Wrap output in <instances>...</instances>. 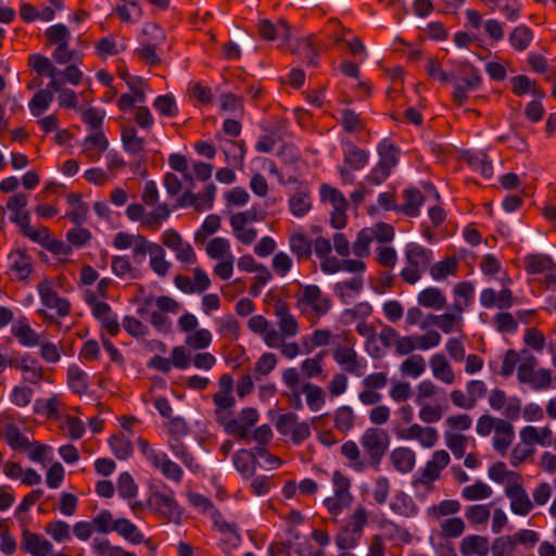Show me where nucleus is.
Returning <instances> with one entry per match:
<instances>
[{"mask_svg":"<svg viewBox=\"0 0 556 556\" xmlns=\"http://www.w3.org/2000/svg\"><path fill=\"white\" fill-rule=\"evenodd\" d=\"M458 72L465 74V76L459 78L457 74L454 73V79H451L450 83H452L454 87L452 94L454 103L463 105L468 98L467 92L476 90L481 86L482 77L479 71L467 61L459 64Z\"/></svg>","mask_w":556,"mask_h":556,"instance_id":"f257e3e1","label":"nucleus"},{"mask_svg":"<svg viewBox=\"0 0 556 556\" xmlns=\"http://www.w3.org/2000/svg\"><path fill=\"white\" fill-rule=\"evenodd\" d=\"M389 435L383 429L368 428L364 432L361 443L370 457L371 466L378 467L389 447Z\"/></svg>","mask_w":556,"mask_h":556,"instance_id":"f03ea898","label":"nucleus"},{"mask_svg":"<svg viewBox=\"0 0 556 556\" xmlns=\"http://www.w3.org/2000/svg\"><path fill=\"white\" fill-rule=\"evenodd\" d=\"M513 482L505 488V494L510 500V509L514 514L526 516L532 508L533 504L521 486L522 477L518 472H510Z\"/></svg>","mask_w":556,"mask_h":556,"instance_id":"7ed1b4c3","label":"nucleus"},{"mask_svg":"<svg viewBox=\"0 0 556 556\" xmlns=\"http://www.w3.org/2000/svg\"><path fill=\"white\" fill-rule=\"evenodd\" d=\"M258 420V413L253 407L243 408L239 419H230L224 424V430L239 440L248 439V428L254 426Z\"/></svg>","mask_w":556,"mask_h":556,"instance_id":"20e7f679","label":"nucleus"},{"mask_svg":"<svg viewBox=\"0 0 556 556\" xmlns=\"http://www.w3.org/2000/svg\"><path fill=\"white\" fill-rule=\"evenodd\" d=\"M21 548L33 556H50L53 553L51 542L27 529L22 533Z\"/></svg>","mask_w":556,"mask_h":556,"instance_id":"39448f33","label":"nucleus"},{"mask_svg":"<svg viewBox=\"0 0 556 556\" xmlns=\"http://www.w3.org/2000/svg\"><path fill=\"white\" fill-rule=\"evenodd\" d=\"M275 315L278 318V326L283 337H294L299 332V325L290 313L287 303L278 301L275 306Z\"/></svg>","mask_w":556,"mask_h":556,"instance_id":"423d86ee","label":"nucleus"},{"mask_svg":"<svg viewBox=\"0 0 556 556\" xmlns=\"http://www.w3.org/2000/svg\"><path fill=\"white\" fill-rule=\"evenodd\" d=\"M38 289L45 306L48 308H55L60 316H66L70 313V302L64 298H60L49 285L40 283Z\"/></svg>","mask_w":556,"mask_h":556,"instance_id":"0eeeda50","label":"nucleus"},{"mask_svg":"<svg viewBox=\"0 0 556 556\" xmlns=\"http://www.w3.org/2000/svg\"><path fill=\"white\" fill-rule=\"evenodd\" d=\"M333 359L343 367L345 371L358 375L361 363L352 346L338 344L333 351Z\"/></svg>","mask_w":556,"mask_h":556,"instance_id":"6e6552de","label":"nucleus"},{"mask_svg":"<svg viewBox=\"0 0 556 556\" xmlns=\"http://www.w3.org/2000/svg\"><path fill=\"white\" fill-rule=\"evenodd\" d=\"M149 504L166 518H172L173 516L180 514L179 506L170 494H165L159 491L152 492L149 498Z\"/></svg>","mask_w":556,"mask_h":556,"instance_id":"1a4fd4ad","label":"nucleus"},{"mask_svg":"<svg viewBox=\"0 0 556 556\" xmlns=\"http://www.w3.org/2000/svg\"><path fill=\"white\" fill-rule=\"evenodd\" d=\"M459 549L463 556H488L489 540L486 536L467 535L462 540Z\"/></svg>","mask_w":556,"mask_h":556,"instance_id":"9d476101","label":"nucleus"},{"mask_svg":"<svg viewBox=\"0 0 556 556\" xmlns=\"http://www.w3.org/2000/svg\"><path fill=\"white\" fill-rule=\"evenodd\" d=\"M406 258L412 267L425 271L431 264L432 251L413 243L406 249Z\"/></svg>","mask_w":556,"mask_h":556,"instance_id":"9b49d317","label":"nucleus"},{"mask_svg":"<svg viewBox=\"0 0 556 556\" xmlns=\"http://www.w3.org/2000/svg\"><path fill=\"white\" fill-rule=\"evenodd\" d=\"M515 432L511 424L504 419H497V427L495 428V437L493 438L494 448L505 454L507 448L513 442Z\"/></svg>","mask_w":556,"mask_h":556,"instance_id":"f8f14e48","label":"nucleus"},{"mask_svg":"<svg viewBox=\"0 0 556 556\" xmlns=\"http://www.w3.org/2000/svg\"><path fill=\"white\" fill-rule=\"evenodd\" d=\"M405 204L395 207L396 212H401L409 217L419 215V206L424 203L425 197L416 188L404 190Z\"/></svg>","mask_w":556,"mask_h":556,"instance_id":"ddd939ff","label":"nucleus"},{"mask_svg":"<svg viewBox=\"0 0 556 556\" xmlns=\"http://www.w3.org/2000/svg\"><path fill=\"white\" fill-rule=\"evenodd\" d=\"M343 154L344 163L354 170L362 169L368 162V153L351 141L345 142Z\"/></svg>","mask_w":556,"mask_h":556,"instance_id":"4468645a","label":"nucleus"},{"mask_svg":"<svg viewBox=\"0 0 556 556\" xmlns=\"http://www.w3.org/2000/svg\"><path fill=\"white\" fill-rule=\"evenodd\" d=\"M3 438L8 445L14 451L26 452L31 445L29 439L13 424H8L5 426Z\"/></svg>","mask_w":556,"mask_h":556,"instance_id":"2eb2a0df","label":"nucleus"},{"mask_svg":"<svg viewBox=\"0 0 556 556\" xmlns=\"http://www.w3.org/2000/svg\"><path fill=\"white\" fill-rule=\"evenodd\" d=\"M430 366L432 369L433 376L447 383L451 384L455 380V375L453 372V369L446 358L441 354H435L430 359Z\"/></svg>","mask_w":556,"mask_h":556,"instance_id":"dca6fc26","label":"nucleus"},{"mask_svg":"<svg viewBox=\"0 0 556 556\" xmlns=\"http://www.w3.org/2000/svg\"><path fill=\"white\" fill-rule=\"evenodd\" d=\"M391 460L396 470L406 473L415 466V453L408 447H397L391 453Z\"/></svg>","mask_w":556,"mask_h":556,"instance_id":"f3484780","label":"nucleus"},{"mask_svg":"<svg viewBox=\"0 0 556 556\" xmlns=\"http://www.w3.org/2000/svg\"><path fill=\"white\" fill-rule=\"evenodd\" d=\"M418 303L419 305L427 307V308H433V309H441L446 304V298L441 292L440 289L434 287H429L425 290H422L418 294Z\"/></svg>","mask_w":556,"mask_h":556,"instance_id":"a211bd4d","label":"nucleus"},{"mask_svg":"<svg viewBox=\"0 0 556 556\" xmlns=\"http://www.w3.org/2000/svg\"><path fill=\"white\" fill-rule=\"evenodd\" d=\"M112 530L116 531L124 539L134 544H139L143 541L142 533L138 530L136 525L128 519L119 518L112 523Z\"/></svg>","mask_w":556,"mask_h":556,"instance_id":"6ab92c4d","label":"nucleus"},{"mask_svg":"<svg viewBox=\"0 0 556 556\" xmlns=\"http://www.w3.org/2000/svg\"><path fill=\"white\" fill-rule=\"evenodd\" d=\"M12 333L22 345L35 346L39 344V336L30 328L25 317L21 318L17 326L12 328Z\"/></svg>","mask_w":556,"mask_h":556,"instance_id":"aec40b11","label":"nucleus"},{"mask_svg":"<svg viewBox=\"0 0 556 556\" xmlns=\"http://www.w3.org/2000/svg\"><path fill=\"white\" fill-rule=\"evenodd\" d=\"M260 35L266 40H274L276 35L282 36L285 39L290 38V27L286 21H279L278 25L275 26L268 20H262L258 25Z\"/></svg>","mask_w":556,"mask_h":556,"instance_id":"412c9836","label":"nucleus"},{"mask_svg":"<svg viewBox=\"0 0 556 556\" xmlns=\"http://www.w3.org/2000/svg\"><path fill=\"white\" fill-rule=\"evenodd\" d=\"M525 264L529 274H540L555 267L551 256L544 254H530L525 257Z\"/></svg>","mask_w":556,"mask_h":556,"instance_id":"4be33fe9","label":"nucleus"},{"mask_svg":"<svg viewBox=\"0 0 556 556\" xmlns=\"http://www.w3.org/2000/svg\"><path fill=\"white\" fill-rule=\"evenodd\" d=\"M302 392L306 395V403L311 410L317 412L326 402L323 389L316 384L306 382L302 386Z\"/></svg>","mask_w":556,"mask_h":556,"instance_id":"5701e85b","label":"nucleus"},{"mask_svg":"<svg viewBox=\"0 0 556 556\" xmlns=\"http://www.w3.org/2000/svg\"><path fill=\"white\" fill-rule=\"evenodd\" d=\"M9 257L12 260L11 270L16 273L18 279H26L31 271L29 257L22 251L12 252Z\"/></svg>","mask_w":556,"mask_h":556,"instance_id":"b1692460","label":"nucleus"},{"mask_svg":"<svg viewBox=\"0 0 556 556\" xmlns=\"http://www.w3.org/2000/svg\"><path fill=\"white\" fill-rule=\"evenodd\" d=\"M122 141L127 152L137 154L144 149V139L138 137L134 127H126L122 130Z\"/></svg>","mask_w":556,"mask_h":556,"instance_id":"393cba45","label":"nucleus"},{"mask_svg":"<svg viewBox=\"0 0 556 556\" xmlns=\"http://www.w3.org/2000/svg\"><path fill=\"white\" fill-rule=\"evenodd\" d=\"M400 370L404 376L417 378L426 370L425 358L414 354L401 364Z\"/></svg>","mask_w":556,"mask_h":556,"instance_id":"a878e982","label":"nucleus"},{"mask_svg":"<svg viewBox=\"0 0 556 556\" xmlns=\"http://www.w3.org/2000/svg\"><path fill=\"white\" fill-rule=\"evenodd\" d=\"M67 379L70 388L76 393H85L87 391V375L78 366L72 365L67 369Z\"/></svg>","mask_w":556,"mask_h":556,"instance_id":"bb28decb","label":"nucleus"},{"mask_svg":"<svg viewBox=\"0 0 556 556\" xmlns=\"http://www.w3.org/2000/svg\"><path fill=\"white\" fill-rule=\"evenodd\" d=\"M29 66L39 75L53 76L55 73H61V70L55 67L49 58L41 54H31Z\"/></svg>","mask_w":556,"mask_h":556,"instance_id":"cd10ccee","label":"nucleus"},{"mask_svg":"<svg viewBox=\"0 0 556 556\" xmlns=\"http://www.w3.org/2000/svg\"><path fill=\"white\" fill-rule=\"evenodd\" d=\"M53 101V93L49 89H40L37 91L29 102V109L35 116L41 115L50 103Z\"/></svg>","mask_w":556,"mask_h":556,"instance_id":"c85d7f7f","label":"nucleus"},{"mask_svg":"<svg viewBox=\"0 0 556 556\" xmlns=\"http://www.w3.org/2000/svg\"><path fill=\"white\" fill-rule=\"evenodd\" d=\"M532 37L531 29L521 25L516 27L509 35V42L515 49L523 51L530 46Z\"/></svg>","mask_w":556,"mask_h":556,"instance_id":"c756f323","label":"nucleus"},{"mask_svg":"<svg viewBox=\"0 0 556 556\" xmlns=\"http://www.w3.org/2000/svg\"><path fill=\"white\" fill-rule=\"evenodd\" d=\"M213 402L216 406L215 414L217 421L225 424L226 410L230 409L235 405V397L231 393L217 392L213 395Z\"/></svg>","mask_w":556,"mask_h":556,"instance_id":"7c9ffc66","label":"nucleus"},{"mask_svg":"<svg viewBox=\"0 0 556 556\" xmlns=\"http://www.w3.org/2000/svg\"><path fill=\"white\" fill-rule=\"evenodd\" d=\"M290 249L299 258H309L312 255V241L303 233L290 238Z\"/></svg>","mask_w":556,"mask_h":556,"instance_id":"2f4dec72","label":"nucleus"},{"mask_svg":"<svg viewBox=\"0 0 556 556\" xmlns=\"http://www.w3.org/2000/svg\"><path fill=\"white\" fill-rule=\"evenodd\" d=\"M469 439L460 433L445 432L446 446L452 451L456 458H462L465 455L466 447Z\"/></svg>","mask_w":556,"mask_h":556,"instance_id":"473e14b6","label":"nucleus"},{"mask_svg":"<svg viewBox=\"0 0 556 556\" xmlns=\"http://www.w3.org/2000/svg\"><path fill=\"white\" fill-rule=\"evenodd\" d=\"M109 444L118 459H126L132 452V445L123 434H114L110 438Z\"/></svg>","mask_w":556,"mask_h":556,"instance_id":"72a5a7b5","label":"nucleus"},{"mask_svg":"<svg viewBox=\"0 0 556 556\" xmlns=\"http://www.w3.org/2000/svg\"><path fill=\"white\" fill-rule=\"evenodd\" d=\"M48 43L59 46L62 43L70 42L71 33L64 24H55L47 28L45 33Z\"/></svg>","mask_w":556,"mask_h":556,"instance_id":"f704fd0d","label":"nucleus"},{"mask_svg":"<svg viewBox=\"0 0 556 556\" xmlns=\"http://www.w3.org/2000/svg\"><path fill=\"white\" fill-rule=\"evenodd\" d=\"M314 35H309L306 38L298 40L296 46L291 49L292 53H298L300 50H304L308 64L312 66L317 65L316 59L318 58V51L314 43Z\"/></svg>","mask_w":556,"mask_h":556,"instance_id":"c9c22d12","label":"nucleus"},{"mask_svg":"<svg viewBox=\"0 0 556 556\" xmlns=\"http://www.w3.org/2000/svg\"><path fill=\"white\" fill-rule=\"evenodd\" d=\"M311 197L305 192H296L289 200V207L293 215L304 216L311 210Z\"/></svg>","mask_w":556,"mask_h":556,"instance_id":"e433bc0d","label":"nucleus"},{"mask_svg":"<svg viewBox=\"0 0 556 556\" xmlns=\"http://www.w3.org/2000/svg\"><path fill=\"white\" fill-rule=\"evenodd\" d=\"M352 494H337L334 492V496L327 497L324 504L331 515L338 516L344 508H348L352 504Z\"/></svg>","mask_w":556,"mask_h":556,"instance_id":"4c0bfd02","label":"nucleus"},{"mask_svg":"<svg viewBox=\"0 0 556 556\" xmlns=\"http://www.w3.org/2000/svg\"><path fill=\"white\" fill-rule=\"evenodd\" d=\"M492 494V490L489 485L483 483L482 481H477L472 485L465 486L463 489L462 495L467 501H480L490 497Z\"/></svg>","mask_w":556,"mask_h":556,"instance_id":"58836bf2","label":"nucleus"},{"mask_svg":"<svg viewBox=\"0 0 556 556\" xmlns=\"http://www.w3.org/2000/svg\"><path fill=\"white\" fill-rule=\"evenodd\" d=\"M516 544L511 535L496 538L491 546L492 556H513Z\"/></svg>","mask_w":556,"mask_h":556,"instance_id":"ea45409f","label":"nucleus"},{"mask_svg":"<svg viewBox=\"0 0 556 556\" xmlns=\"http://www.w3.org/2000/svg\"><path fill=\"white\" fill-rule=\"evenodd\" d=\"M457 270L455 258H445L430 267V275L433 279H444L447 275H454Z\"/></svg>","mask_w":556,"mask_h":556,"instance_id":"a19ab883","label":"nucleus"},{"mask_svg":"<svg viewBox=\"0 0 556 556\" xmlns=\"http://www.w3.org/2000/svg\"><path fill=\"white\" fill-rule=\"evenodd\" d=\"M374 239V232L369 228L361 230L353 243V253L358 257H365L369 254V244Z\"/></svg>","mask_w":556,"mask_h":556,"instance_id":"79ce46f5","label":"nucleus"},{"mask_svg":"<svg viewBox=\"0 0 556 556\" xmlns=\"http://www.w3.org/2000/svg\"><path fill=\"white\" fill-rule=\"evenodd\" d=\"M112 270L121 278L135 279L137 277V269L131 266L126 256H114L112 258Z\"/></svg>","mask_w":556,"mask_h":556,"instance_id":"37998d69","label":"nucleus"},{"mask_svg":"<svg viewBox=\"0 0 556 556\" xmlns=\"http://www.w3.org/2000/svg\"><path fill=\"white\" fill-rule=\"evenodd\" d=\"M93 549L99 556H136L119 546H113L108 540L93 541Z\"/></svg>","mask_w":556,"mask_h":556,"instance_id":"c03bdc74","label":"nucleus"},{"mask_svg":"<svg viewBox=\"0 0 556 556\" xmlns=\"http://www.w3.org/2000/svg\"><path fill=\"white\" fill-rule=\"evenodd\" d=\"M467 163L483 177L490 178L493 175L492 163L488 160L485 154H471L467 156Z\"/></svg>","mask_w":556,"mask_h":556,"instance_id":"a18cd8bd","label":"nucleus"},{"mask_svg":"<svg viewBox=\"0 0 556 556\" xmlns=\"http://www.w3.org/2000/svg\"><path fill=\"white\" fill-rule=\"evenodd\" d=\"M367 523V513L364 507H358L354 514L350 517L348 523L343 527V529L352 532L361 538L363 529Z\"/></svg>","mask_w":556,"mask_h":556,"instance_id":"49530a36","label":"nucleus"},{"mask_svg":"<svg viewBox=\"0 0 556 556\" xmlns=\"http://www.w3.org/2000/svg\"><path fill=\"white\" fill-rule=\"evenodd\" d=\"M251 456H253V452H249L248 450H240L233 456L236 469L245 478H250L254 473V470L250 467L252 460Z\"/></svg>","mask_w":556,"mask_h":556,"instance_id":"de8ad7c7","label":"nucleus"},{"mask_svg":"<svg viewBox=\"0 0 556 556\" xmlns=\"http://www.w3.org/2000/svg\"><path fill=\"white\" fill-rule=\"evenodd\" d=\"M326 352H319L313 358H306L301 364V370L307 378L317 377L323 372L321 363Z\"/></svg>","mask_w":556,"mask_h":556,"instance_id":"09e8293b","label":"nucleus"},{"mask_svg":"<svg viewBox=\"0 0 556 556\" xmlns=\"http://www.w3.org/2000/svg\"><path fill=\"white\" fill-rule=\"evenodd\" d=\"M354 414L350 406H341L337 409L334 416V426L342 432L349 431L353 427Z\"/></svg>","mask_w":556,"mask_h":556,"instance_id":"8fccbe9b","label":"nucleus"},{"mask_svg":"<svg viewBox=\"0 0 556 556\" xmlns=\"http://www.w3.org/2000/svg\"><path fill=\"white\" fill-rule=\"evenodd\" d=\"M118 494L124 498H132L137 495V485L128 472H123L117 481Z\"/></svg>","mask_w":556,"mask_h":556,"instance_id":"3c124183","label":"nucleus"},{"mask_svg":"<svg viewBox=\"0 0 556 556\" xmlns=\"http://www.w3.org/2000/svg\"><path fill=\"white\" fill-rule=\"evenodd\" d=\"M212 342V334L206 329L197 330L194 333L186 338V344L194 350L207 348Z\"/></svg>","mask_w":556,"mask_h":556,"instance_id":"603ef678","label":"nucleus"},{"mask_svg":"<svg viewBox=\"0 0 556 556\" xmlns=\"http://www.w3.org/2000/svg\"><path fill=\"white\" fill-rule=\"evenodd\" d=\"M154 108L164 116H175L178 109L172 94L159 96L154 100Z\"/></svg>","mask_w":556,"mask_h":556,"instance_id":"864d4df0","label":"nucleus"},{"mask_svg":"<svg viewBox=\"0 0 556 556\" xmlns=\"http://www.w3.org/2000/svg\"><path fill=\"white\" fill-rule=\"evenodd\" d=\"M427 74L433 78L438 79L441 83H450L451 79H454V72L446 73L442 70L441 63L438 59H429L426 64Z\"/></svg>","mask_w":556,"mask_h":556,"instance_id":"5fc2aeb1","label":"nucleus"},{"mask_svg":"<svg viewBox=\"0 0 556 556\" xmlns=\"http://www.w3.org/2000/svg\"><path fill=\"white\" fill-rule=\"evenodd\" d=\"M320 195L323 200H328L332 204L333 208L348 207V201L345 200L343 194L339 190L328 185L321 186Z\"/></svg>","mask_w":556,"mask_h":556,"instance_id":"6e6d98bb","label":"nucleus"},{"mask_svg":"<svg viewBox=\"0 0 556 556\" xmlns=\"http://www.w3.org/2000/svg\"><path fill=\"white\" fill-rule=\"evenodd\" d=\"M84 147L85 153H88L91 149H98L103 152L108 149L109 141L102 130H96L94 134L85 139Z\"/></svg>","mask_w":556,"mask_h":556,"instance_id":"4d7b16f0","label":"nucleus"},{"mask_svg":"<svg viewBox=\"0 0 556 556\" xmlns=\"http://www.w3.org/2000/svg\"><path fill=\"white\" fill-rule=\"evenodd\" d=\"M490 509L486 505H472L467 508L466 518L473 525H481L488 521Z\"/></svg>","mask_w":556,"mask_h":556,"instance_id":"13d9d810","label":"nucleus"},{"mask_svg":"<svg viewBox=\"0 0 556 556\" xmlns=\"http://www.w3.org/2000/svg\"><path fill=\"white\" fill-rule=\"evenodd\" d=\"M46 532L56 542H62L70 538V526L65 521L56 520L46 527Z\"/></svg>","mask_w":556,"mask_h":556,"instance_id":"bf43d9fd","label":"nucleus"},{"mask_svg":"<svg viewBox=\"0 0 556 556\" xmlns=\"http://www.w3.org/2000/svg\"><path fill=\"white\" fill-rule=\"evenodd\" d=\"M136 53L147 65L155 66L161 63V59L155 51V45L141 43V47L136 49Z\"/></svg>","mask_w":556,"mask_h":556,"instance_id":"052dcab7","label":"nucleus"},{"mask_svg":"<svg viewBox=\"0 0 556 556\" xmlns=\"http://www.w3.org/2000/svg\"><path fill=\"white\" fill-rule=\"evenodd\" d=\"M419 410V418L426 424H432L439 421L443 416L442 406H431L422 403Z\"/></svg>","mask_w":556,"mask_h":556,"instance_id":"680f3d73","label":"nucleus"},{"mask_svg":"<svg viewBox=\"0 0 556 556\" xmlns=\"http://www.w3.org/2000/svg\"><path fill=\"white\" fill-rule=\"evenodd\" d=\"M442 531L447 538H457L463 534L465 530L464 521L458 517L446 519L442 526Z\"/></svg>","mask_w":556,"mask_h":556,"instance_id":"e2e57ef3","label":"nucleus"},{"mask_svg":"<svg viewBox=\"0 0 556 556\" xmlns=\"http://www.w3.org/2000/svg\"><path fill=\"white\" fill-rule=\"evenodd\" d=\"M378 153L380 155L379 162H387L389 166H395L396 164V149L393 143L384 139L378 146Z\"/></svg>","mask_w":556,"mask_h":556,"instance_id":"0e129e2a","label":"nucleus"},{"mask_svg":"<svg viewBox=\"0 0 556 556\" xmlns=\"http://www.w3.org/2000/svg\"><path fill=\"white\" fill-rule=\"evenodd\" d=\"M276 364L277 357L274 353H264L255 363V374L266 376L275 368Z\"/></svg>","mask_w":556,"mask_h":556,"instance_id":"69168bd1","label":"nucleus"},{"mask_svg":"<svg viewBox=\"0 0 556 556\" xmlns=\"http://www.w3.org/2000/svg\"><path fill=\"white\" fill-rule=\"evenodd\" d=\"M510 84H511L513 92L516 96L521 97V96L530 92V90H532L534 80H531L526 75H517V76H514L513 78H510Z\"/></svg>","mask_w":556,"mask_h":556,"instance_id":"338daca9","label":"nucleus"},{"mask_svg":"<svg viewBox=\"0 0 556 556\" xmlns=\"http://www.w3.org/2000/svg\"><path fill=\"white\" fill-rule=\"evenodd\" d=\"M391 167L387 162H378L366 179L371 185H380L389 177Z\"/></svg>","mask_w":556,"mask_h":556,"instance_id":"774afa93","label":"nucleus"}]
</instances>
